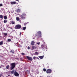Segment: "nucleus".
Listing matches in <instances>:
<instances>
[{"mask_svg": "<svg viewBox=\"0 0 77 77\" xmlns=\"http://www.w3.org/2000/svg\"><path fill=\"white\" fill-rule=\"evenodd\" d=\"M27 24V23H25L24 24V26H26V25Z\"/></svg>", "mask_w": 77, "mask_h": 77, "instance_id": "obj_29", "label": "nucleus"}, {"mask_svg": "<svg viewBox=\"0 0 77 77\" xmlns=\"http://www.w3.org/2000/svg\"><path fill=\"white\" fill-rule=\"evenodd\" d=\"M39 54V53L38 52H35L34 54L35 56H38Z\"/></svg>", "mask_w": 77, "mask_h": 77, "instance_id": "obj_14", "label": "nucleus"}, {"mask_svg": "<svg viewBox=\"0 0 77 77\" xmlns=\"http://www.w3.org/2000/svg\"><path fill=\"white\" fill-rule=\"evenodd\" d=\"M35 44V42L34 41H32L31 42V44L32 46H34Z\"/></svg>", "mask_w": 77, "mask_h": 77, "instance_id": "obj_10", "label": "nucleus"}, {"mask_svg": "<svg viewBox=\"0 0 77 77\" xmlns=\"http://www.w3.org/2000/svg\"><path fill=\"white\" fill-rule=\"evenodd\" d=\"M11 65V70H12L16 66V64L15 63H12L10 64Z\"/></svg>", "mask_w": 77, "mask_h": 77, "instance_id": "obj_2", "label": "nucleus"}, {"mask_svg": "<svg viewBox=\"0 0 77 77\" xmlns=\"http://www.w3.org/2000/svg\"><path fill=\"white\" fill-rule=\"evenodd\" d=\"M11 23H12V24H15V22H13V21H12L11 22Z\"/></svg>", "mask_w": 77, "mask_h": 77, "instance_id": "obj_28", "label": "nucleus"}, {"mask_svg": "<svg viewBox=\"0 0 77 77\" xmlns=\"http://www.w3.org/2000/svg\"><path fill=\"white\" fill-rule=\"evenodd\" d=\"M16 0L17 1H18L19 0Z\"/></svg>", "mask_w": 77, "mask_h": 77, "instance_id": "obj_39", "label": "nucleus"}, {"mask_svg": "<svg viewBox=\"0 0 77 77\" xmlns=\"http://www.w3.org/2000/svg\"><path fill=\"white\" fill-rule=\"evenodd\" d=\"M11 52L12 53L14 54V51L13 50H11Z\"/></svg>", "mask_w": 77, "mask_h": 77, "instance_id": "obj_21", "label": "nucleus"}, {"mask_svg": "<svg viewBox=\"0 0 77 77\" xmlns=\"http://www.w3.org/2000/svg\"><path fill=\"white\" fill-rule=\"evenodd\" d=\"M38 58H39L40 59H42L44 58V56H38Z\"/></svg>", "mask_w": 77, "mask_h": 77, "instance_id": "obj_13", "label": "nucleus"}, {"mask_svg": "<svg viewBox=\"0 0 77 77\" xmlns=\"http://www.w3.org/2000/svg\"><path fill=\"white\" fill-rule=\"evenodd\" d=\"M11 5H14L16 4V2H11Z\"/></svg>", "mask_w": 77, "mask_h": 77, "instance_id": "obj_9", "label": "nucleus"}, {"mask_svg": "<svg viewBox=\"0 0 77 77\" xmlns=\"http://www.w3.org/2000/svg\"><path fill=\"white\" fill-rule=\"evenodd\" d=\"M36 59H39V58L38 57H36Z\"/></svg>", "mask_w": 77, "mask_h": 77, "instance_id": "obj_35", "label": "nucleus"}, {"mask_svg": "<svg viewBox=\"0 0 77 77\" xmlns=\"http://www.w3.org/2000/svg\"><path fill=\"white\" fill-rule=\"evenodd\" d=\"M38 47H38L36 46H32V49H37V48Z\"/></svg>", "mask_w": 77, "mask_h": 77, "instance_id": "obj_8", "label": "nucleus"}, {"mask_svg": "<svg viewBox=\"0 0 77 77\" xmlns=\"http://www.w3.org/2000/svg\"><path fill=\"white\" fill-rule=\"evenodd\" d=\"M37 74H39V72H37Z\"/></svg>", "mask_w": 77, "mask_h": 77, "instance_id": "obj_36", "label": "nucleus"}, {"mask_svg": "<svg viewBox=\"0 0 77 77\" xmlns=\"http://www.w3.org/2000/svg\"><path fill=\"white\" fill-rule=\"evenodd\" d=\"M11 41V39H8V42H10V41Z\"/></svg>", "mask_w": 77, "mask_h": 77, "instance_id": "obj_25", "label": "nucleus"}, {"mask_svg": "<svg viewBox=\"0 0 77 77\" xmlns=\"http://www.w3.org/2000/svg\"><path fill=\"white\" fill-rule=\"evenodd\" d=\"M16 20L17 21H19L20 20V18L18 17H17Z\"/></svg>", "mask_w": 77, "mask_h": 77, "instance_id": "obj_16", "label": "nucleus"}, {"mask_svg": "<svg viewBox=\"0 0 77 77\" xmlns=\"http://www.w3.org/2000/svg\"><path fill=\"white\" fill-rule=\"evenodd\" d=\"M3 6V5L2 4H0V7L2 6Z\"/></svg>", "mask_w": 77, "mask_h": 77, "instance_id": "obj_32", "label": "nucleus"}, {"mask_svg": "<svg viewBox=\"0 0 77 77\" xmlns=\"http://www.w3.org/2000/svg\"><path fill=\"white\" fill-rule=\"evenodd\" d=\"M4 18L5 19H7V17L6 16H4Z\"/></svg>", "mask_w": 77, "mask_h": 77, "instance_id": "obj_23", "label": "nucleus"}, {"mask_svg": "<svg viewBox=\"0 0 77 77\" xmlns=\"http://www.w3.org/2000/svg\"><path fill=\"white\" fill-rule=\"evenodd\" d=\"M8 22V20H4V23H6Z\"/></svg>", "mask_w": 77, "mask_h": 77, "instance_id": "obj_22", "label": "nucleus"}, {"mask_svg": "<svg viewBox=\"0 0 77 77\" xmlns=\"http://www.w3.org/2000/svg\"><path fill=\"white\" fill-rule=\"evenodd\" d=\"M37 34H38V35L37 34H35V36H40V38H41L42 34L41 31H38V32H37Z\"/></svg>", "mask_w": 77, "mask_h": 77, "instance_id": "obj_6", "label": "nucleus"}, {"mask_svg": "<svg viewBox=\"0 0 77 77\" xmlns=\"http://www.w3.org/2000/svg\"><path fill=\"white\" fill-rule=\"evenodd\" d=\"M51 72L52 70L50 69H48L46 70V73H47V74L51 73Z\"/></svg>", "mask_w": 77, "mask_h": 77, "instance_id": "obj_5", "label": "nucleus"}, {"mask_svg": "<svg viewBox=\"0 0 77 77\" xmlns=\"http://www.w3.org/2000/svg\"><path fill=\"white\" fill-rule=\"evenodd\" d=\"M4 17V16L2 15H0V18H1L2 19H3V18Z\"/></svg>", "mask_w": 77, "mask_h": 77, "instance_id": "obj_15", "label": "nucleus"}, {"mask_svg": "<svg viewBox=\"0 0 77 77\" xmlns=\"http://www.w3.org/2000/svg\"><path fill=\"white\" fill-rule=\"evenodd\" d=\"M9 25H7L6 26V27H9Z\"/></svg>", "mask_w": 77, "mask_h": 77, "instance_id": "obj_34", "label": "nucleus"}, {"mask_svg": "<svg viewBox=\"0 0 77 77\" xmlns=\"http://www.w3.org/2000/svg\"><path fill=\"white\" fill-rule=\"evenodd\" d=\"M14 75L16 76H19V74L17 72H14Z\"/></svg>", "mask_w": 77, "mask_h": 77, "instance_id": "obj_7", "label": "nucleus"}, {"mask_svg": "<svg viewBox=\"0 0 77 77\" xmlns=\"http://www.w3.org/2000/svg\"><path fill=\"white\" fill-rule=\"evenodd\" d=\"M21 54L23 56L25 55V53H22Z\"/></svg>", "mask_w": 77, "mask_h": 77, "instance_id": "obj_30", "label": "nucleus"}, {"mask_svg": "<svg viewBox=\"0 0 77 77\" xmlns=\"http://www.w3.org/2000/svg\"><path fill=\"white\" fill-rule=\"evenodd\" d=\"M33 58L34 60H35L36 58V57H34Z\"/></svg>", "mask_w": 77, "mask_h": 77, "instance_id": "obj_27", "label": "nucleus"}, {"mask_svg": "<svg viewBox=\"0 0 77 77\" xmlns=\"http://www.w3.org/2000/svg\"><path fill=\"white\" fill-rule=\"evenodd\" d=\"M26 57L28 60L30 61H32L33 60V59L32 57H29V56H27Z\"/></svg>", "mask_w": 77, "mask_h": 77, "instance_id": "obj_4", "label": "nucleus"}, {"mask_svg": "<svg viewBox=\"0 0 77 77\" xmlns=\"http://www.w3.org/2000/svg\"><path fill=\"white\" fill-rule=\"evenodd\" d=\"M30 47L28 46V49H30Z\"/></svg>", "mask_w": 77, "mask_h": 77, "instance_id": "obj_33", "label": "nucleus"}, {"mask_svg": "<svg viewBox=\"0 0 77 77\" xmlns=\"http://www.w3.org/2000/svg\"><path fill=\"white\" fill-rule=\"evenodd\" d=\"M43 71L45 72H47V69H45V68H44L43 69Z\"/></svg>", "mask_w": 77, "mask_h": 77, "instance_id": "obj_19", "label": "nucleus"}, {"mask_svg": "<svg viewBox=\"0 0 77 77\" xmlns=\"http://www.w3.org/2000/svg\"><path fill=\"white\" fill-rule=\"evenodd\" d=\"M40 44V42H38L37 43V44L38 45H39Z\"/></svg>", "mask_w": 77, "mask_h": 77, "instance_id": "obj_31", "label": "nucleus"}, {"mask_svg": "<svg viewBox=\"0 0 77 77\" xmlns=\"http://www.w3.org/2000/svg\"><path fill=\"white\" fill-rule=\"evenodd\" d=\"M1 68V66H0V69Z\"/></svg>", "mask_w": 77, "mask_h": 77, "instance_id": "obj_40", "label": "nucleus"}, {"mask_svg": "<svg viewBox=\"0 0 77 77\" xmlns=\"http://www.w3.org/2000/svg\"><path fill=\"white\" fill-rule=\"evenodd\" d=\"M35 52H37L38 51L37 50H35Z\"/></svg>", "mask_w": 77, "mask_h": 77, "instance_id": "obj_37", "label": "nucleus"}, {"mask_svg": "<svg viewBox=\"0 0 77 77\" xmlns=\"http://www.w3.org/2000/svg\"><path fill=\"white\" fill-rule=\"evenodd\" d=\"M14 73V70L12 71H11V73L12 74Z\"/></svg>", "mask_w": 77, "mask_h": 77, "instance_id": "obj_26", "label": "nucleus"}, {"mask_svg": "<svg viewBox=\"0 0 77 77\" xmlns=\"http://www.w3.org/2000/svg\"><path fill=\"white\" fill-rule=\"evenodd\" d=\"M20 35H21V33L20 34Z\"/></svg>", "mask_w": 77, "mask_h": 77, "instance_id": "obj_41", "label": "nucleus"}, {"mask_svg": "<svg viewBox=\"0 0 77 77\" xmlns=\"http://www.w3.org/2000/svg\"><path fill=\"white\" fill-rule=\"evenodd\" d=\"M3 41H1L0 42V45H3Z\"/></svg>", "mask_w": 77, "mask_h": 77, "instance_id": "obj_18", "label": "nucleus"}, {"mask_svg": "<svg viewBox=\"0 0 77 77\" xmlns=\"http://www.w3.org/2000/svg\"><path fill=\"white\" fill-rule=\"evenodd\" d=\"M1 57H2V56H1Z\"/></svg>", "mask_w": 77, "mask_h": 77, "instance_id": "obj_42", "label": "nucleus"}, {"mask_svg": "<svg viewBox=\"0 0 77 77\" xmlns=\"http://www.w3.org/2000/svg\"><path fill=\"white\" fill-rule=\"evenodd\" d=\"M21 11V10H20V9L19 8H18V9H17V10H16V11L18 13V12H20Z\"/></svg>", "mask_w": 77, "mask_h": 77, "instance_id": "obj_12", "label": "nucleus"}, {"mask_svg": "<svg viewBox=\"0 0 77 77\" xmlns=\"http://www.w3.org/2000/svg\"><path fill=\"white\" fill-rule=\"evenodd\" d=\"M2 34H4V35H5V36H7V33H6L2 32Z\"/></svg>", "mask_w": 77, "mask_h": 77, "instance_id": "obj_17", "label": "nucleus"}, {"mask_svg": "<svg viewBox=\"0 0 77 77\" xmlns=\"http://www.w3.org/2000/svg\"><path fill=\"white\" fill-rule=\"evenodd\" d=\"M1 75L0 74V77H1Z\"/></svg>", "mask_w": 77, "mask_h": 77, "instance_id": "obj_38", "label": "nucleus"}, {"mask_svg": "<svg viewBox=\"0 0 77 77\" xmlns=\"http://www.w3.org/2000/svg\"><path fill=\"white\" fill-rule=\"evenodd\" d=\"M42 48H43V50L45 51L46 49V48L44 47V46L43 45H42Z\"/></svg>", "mask_w": 77, "mask_h": 77, "instance_id": "obj_11", "label": "nucleus"}, {"mask_svg": "<svg viewBox=\"0 0 77 77\" xmlns=\"http://www.w3.org/2000/svg\"><path fill=\"white\" fill-rule=\"evenodd\" d=\"M23 30H26V27H23Z\"/></svg>", "mask_w": 77, "mask_h": 77, "instance_id": "obj_24", "label": "nucleus"}, {"mask_svg": "<svg viewBox=\"0 0 77 77\" xmlns=\"http://www.w3.org/2000/svg\"><path fill=\"white\" fill-rule=\"evenodd\" d=\"M21 27V26L20 24L17 25L15 26V29H20Z\"/></svg>", "mask_w": 77, "mask_h": 77, "instance_id": "obj_3", "label": "nucleus"}, {"mask_svg": "<svg viewBox=\"0 0 77 77\" xmlns=\"http://www.w3.org/2000/svg\"><path fill=\"white\" fill-rule=\"evenodd\" d=\"M26 14L25 13H23L21 15H20V17H21V19L24 20L26 18Z\"/></svg>", "mask_w": 77, "mask_h": 77, "instance_id": "obj_1", "label": "nucleus"}, {"mask_svg": "<svg viewBox=\"0 0 77 77\" xmlns=\"http://www.w3.org/2000/svg\"><path fill=\"white\" fill-rule=\"evenodd\" d=\"M10 66L9 65H7L6 66V69H8L9 68Z\"/></svg>", "mask_w": 77, "mask_h": 77, "instance_id": "obj_20", "label": "nucleus"}]
</instances>
